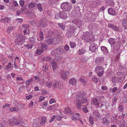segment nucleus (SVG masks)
<instances>
[{"instance_id":"1","label":"nucleus","mask_w":127,"mask_h":127,"mask_svg":"<svg viewBox=\"0 0 127 127\" xmlns=\"http://www.w3.org/2000/svg\"><path fill=\"white\" fill-rule=\"evenodd\" d=\"M86 101V99L82 95L77 97L76 99L75 100L77 107L79 109L81 108V103H84Z\"/></svg>"},{"instance_id":"2","label":"nucleus","mask_w":127,"mask_h":127,"mask_svg":"<svg viewBox=\"0 0 127 127\" xmlns=\"http://www.w3.org/2000/svg\"><path fill=\"white\" fill-rule=\"evenodd\" d=\"M42 60L44 61L49 62L51 64H52V68L54 70L58 67L56 63L54 61V59L53 58L48 57H44L42 58Z\"/></svg>"},{"instance_id":"3","label":"nucleus","mask_w":127,"mask_h":127,"mask_svg":"<svg viewBox=\"0 0 127 127\" xmlns=\"http://www.w3.org/2000/svg\"><path fill=\"white\" fill-rule=\"evenodd\" d=\"M72 4L71 3L65 2L62 3L61 5V8L64 11L69 12L71 9Z\"/></svg>"},{"instance_id":"4","label":"nucleus","mask_w":127,"mask_h":127,"mask_svg":"<svg viewBox=\"0 0 127 127\" xmlns=\"http://www.w3.org/2000/svg\"><path fill=\"white\" fill-rule=\"evenodd\" d=\"M92 34L90 33L89 32H86L83 33L82 38V39H84L86 42H89L91 40L93 37Z\"/></svg>"},{"instance_id":"5","label":"nucleus","mask_w":127,"mask_h":127,"mask_svg":"<svg viewBox=\"0 0 127 127\" xmlns=\"http://www.w3.org/2000/svg\"><path fill=\"white\" fill-rule=\"evenodd\" d=\"M95 71L98 76L101 77L102 76L104 73V69L102 67L98 66L95 67Z\"/></svg>"},{"instance_id":"6","label":"nucleus","mask_w":127,"mask_h":127,"mask_svg":"<svg viewBox=\"0 0 127 127\" xmlns=\"http://www.w3.org/2000/svg\"><path fill=\"white\" fill-rule=\"evenodd\" d=\"M64 53L63 47H60L57 48L55 50L51 52L53 55H60Z\"/></svg>"},{"instance_id":"7","label":"nucleus","mask_w":127,"mask_h":127,"mask_svg":"<svg viewBox=\"0 0 127 127\" xmlns=\"http://www.w3.org/2000/svg\"><path fill=\"white\" fill-rule=\"evenodd\" d=\"M76 29V27L74 26H72L69 28L66 33V36L67 37H71L73 35L74 32Z\"/></svg>"},{"instance_id":"8","label":"nucleus","mask_w":127,"mask_h":127,"mask_svg":"<svg viewBox=\"0 0 127 127\" xmlns=\"http://www.w3.org/2000/svg\"><path fill=\"white\" fill-rule=\"evenodd\" d=\"M25 38V36L24 35H20L17 39H15V41L19 45H22L24 42Z\"/></svg>"},{"instance_id":"9","label":"nucleus","mask_w":127,"mask_h":127,"mask_svg":"<svg viewBox=\"0 0 127 127\" xmlns=\"http://www.w3.org/2000/svg\"><path fill=\"white\" fill-rule=\"evenodd\" d=\"M69 73L68 71H64L62 70L60 72V75L61 78L63 79H65L69 76Z\"/></svg>"},{"instance_id":"10","label":"nucleus","mask_w":127,"mask_h":127,"mask_svg":"<svg viewBox=\"0 0 127 127\" xmlns=\"http://www.w3.org/2000/svg\"><path fill=\"white\" fill-rule=\"evenodd\" d=\"M54 88L55 89H62L63 88L62 84L61 82L58 81H55L53 85Z\"/></svg>"},{"instance_id":"11","label":"nucleus","mask_w":127,"mask_h":127,"mask_svg":"<svg viewBox=\"0 0 127 127\" xmlns=\"http://www.w3.org/2000/svg\"><path fill=\"white\" fill-rule=\"evenodd\" d=\"M104 60V58L102 57H97L95 60L96 64L97 65H100Z\"/></svg>"},{"instance_id":"12","label":"nucleus","mask_w":127,"mask_h":127,"mask_svg":"<svg viewBox=\"0 0 127 127\" xmlns=\"http://www.w3.org/2000/svg\"><path fill=\"white\" fill-rule=\"evenodd\" d=\"M98 46L95 43L91 44L90 46L89 50L91 52H93L95 51L97 48Z\"/></svg>"},{"instance_id":"13","label":"nucleus","mask_w":127,"mask_h":127,"mask_svg":"<svg viewBox=\"0 0 127 127\" xmlns=\"http://www.w3.org/2000/svg\"><path fill=\"white\" fill-rule=\"evenodd\" d=\"M71 116V119L72 120L75 121L76 120H79L80 117V114L79 113H77L75 114L72 115Z\"/></svg>"},{"instance_id":"14","label":"nucleus","mask_w":127,"mask_h":127,"mask_svg":"<svg viewBox=\"0 0 127 127\" xmlns=\"http://www.w3.org/2000/svg\"><path fill=\"white\" fill-rule=\"evenodd\" d=\"M125 76L124 74L122 72H120L118 74V78L120 80L119 81L122 82L124 79Z\"/></svg>"},{"instance_id":"15","label":"nucleus","mask_w":127,"mask_h":127,"mask_svg":"<svg viewBox=\"0 0 127 127\" xmlns=\"http://www.w3.org/2000/svg\"><path fill=\"white\" fill-rule=\"evenodd\" d=\"M59 15L60 16V18L63 19H65L67 17L66 13L64 12L61 11L59 12Z\"/></svg>"},{"instance_id":"16","label":"nucleus","mask_w":127,"mask_h":127,"mask_svg":"<svg viewBox=\"0 0 127 127\" xmlns=\"http://www.w3.org/2000/svg\"><path fill=\"white\" fill-rule=\"evenodd\" d=\"M108 26L110 28L115 31H119V29L118 27L115 26L112 24H109Z\"/></svg>"},{"instance_id":"17","label":"nucleus","mask_w":127,"mask_h":127,"mask_svg":"<svg viewBox=\"0 0 127 127\" xmlns=\"http://www.w3.org/2000/svg\"><path fill=\"white\" fill-rule=\"evenodd\" d=\"M108 11L109 14L111 15H115L117 14V13L115 12V10L113 8H109Z\"/></svg>"},{"instance_id":"18","label":"nucleus","mask_w":127,"mask_h":127,"mask_svg":"<svg viewBox=\"0 0 127 127\" xmlns=\"http://www.w3.org/2000/svg\"><path fill=\"white\" fill-rule=\"evenodd\" d=\"M92 104L94 105L97 106V108H98L99 107V103L98 100L96 98H94L93 99L92 102Z\"/></svg>"},{"instance_id":"19","label":"nucleus","mask_w":127,"mask_h":127,"mask_svg":"<svg viewBox=\"0 0 127 127\" xmlns=\"http://www.w3.org/2000/svg\"><path fill=\"white\" fill-rule=\"evenodd\" d=\"M93 115L94 117L95 118L97 119L101 118V116L97 111H94L93 113Z\"/></svg>"},{"instance_id":"20","label":"nucleus","mask_w":127,"mask_h":127,"mask_svg":"<svg viewBox=\"0 0 127 127\" xmlns=\"http://www.w3.org/2000/svg\"><path fill=\"white\" fill-rule=\"evenodd\" d=\"M64 113L65 114H69L72 115L73 114V112H72L71 110L68 107H66L65 108L64 111Z\"/></svg>"},{"instance_id":"21","label":"nucleus","mask_w":127,"mask_h":127,"mask_svg":"<svg viewBox=\"0 0 127 127\" xmlns=\"http://www.w3.org/2000/svg\"><path fill=\"white\" fill-rule=\"evenodd\" d=\"M39 122V120L38 119H35L33 122V127H39L38 125Z\"/></svg>"},{"instance_id":"22","label":"nucleus","mask_w":127,"mask_h":127,"mask_svg":"<svg viewBox=\"0 0 127 127\" xmlns=\"http://www.w3.org/2000/svg\"><path fill=\"white\" fill-rule=\"evenodd\" d=\"M123 27L125 29H127V20L125 19H123L122 21Z\"/></svg>"},{"instance_id":"23","label":"nucleus","mask_w":127,"mask_h":127,"mask_svg":"<svg viewBox=\"0 0 127 127\" xmlns=\"http://www.w3.org/2000/svg\"><path fill=\"white\" fill-rule=\"evenodd\" d=\"M52 82L49 80H48L45 83L46 85L49 88H51L52 86Z\"/></svg>"},{"instance_id":"24","label":"nucleus","mask_w":127,"mask_h":127,"mask_svg":"<svg viewBox=\"0 0 127 127\" xmlns=\"http://www.w3.org/2000/svg\"><path fill=\"white\" fill-rule=\"evenodd\" d=\"M47 119L46 117H43L40 120V123L41 125H44Z\"/></svg>"},{"instance_id":"25","label":"nucleus","mask_w":127,"mask_h":127,"mask_svg":"<svg viewBox=\"0 0 127 127\" xmlns=\"http://www.w3.org/2000/svg\"><path fill=\"white\" fill-rule=\"evenodd\" d=\"M44 38L43 33L40 32L39 33V37L38 38V40L39 41L43 40Z\"/></svg>"},{"instance_id":"26","label":"nucleus","mask_w":127,"mask_h":127,"mask_svg":"<svg viewBox=\"0 0 127 127\" xmlns=\"http://www.w3.org/2000/svg\"><path fill=\"white\" fill-rule=\"evenodd\" d=\"M76 82V80L75 78H72L69 81V83L71 85H74L75 84Z\"/></svg>"},{"instance_id":"27","label":"nucleus","mask_w":127,"mask_h":127,"mask_svg":"<svg viewBox=\"0 0 127 127\" xmlns=\"http://www.w3.org/2000/svg\"><path fill=\"white\" fill-rule=\"evenodd\" d=\"M115 39L114 38H111L110 39L109 41V42L111 45H113L115 43Z\"/></svg>"},{"instance_id":"28","label":"nucleus","mask_w":127,"mask_h":127,"mask_svg":"<svg viewBox=\"0 0 127 127\" xmlns=\"http://www.w3.org/2000/svg\"><path fill=\"white\" fill-rule=\"evenodd\" d=\"M102 122L104 125H107L109 123V121L107 120L106 118H102Z\"/></svg>"},{"instance_id":"29","label":"nucleus","mask_w":127,"mask_h":127,"mask_svg":"<svg viewBox=\"0 0 127 127\" xmlns=\"http://www.w3.org/2000/svg\"><path fill=\"white\" fill-rule=\"evenodd\" d=\"M53 39V43L55 44L58 43L60 41V39L58 38H56V37H52Z\"/></svg>"},{"instance_id":"30","label":"nucleus","mask_w":127,"mask_h":127,"mask_svg":"<svg viewBox=\"0 0 127 127\" xmlns=\"http://www.w3.org/2000/svg\"><path fill=\"white\" fill-rule=\"evenodd\" d=\"M101 50L104 53H107L108 52L107 49L105 46H102L101 47Z\"/></svg>"},{"instance_id":"31","label":"nucleus","mask_w":127,"mask_h":127,"mask_svg":"<svg viewBox=\"0 0 127 127\" xmlns=\"http://www.w3.org/2000/svg\"><path fill=\"white\" fill-rule=\"evenodd\" d=\"M86 51V50L84 49L79 50L78 51V53L80 55H82L85 53Z\"/></svg>"},{"instance_id":"32","label":"nucleus","mask_w":127,"mask_h":127,"mask_svg":"<svg viewBox=\"0 0 127 127\" xmlns=\"http://www.w3.org/2000/svg\"><path fill=\"white\" fill-rule=\"evenodd\" d=\"M53 39H52V37L48 39L47 40H46V43L49 44H50L53 43Z\"/></svg>"},{"instance_id":"33","label":"nucleus","mask_w":127,"mask_h":127,"mask_svg":"<svg viewBox=\"0 0 127 127\" xmlns=\"http://www.w3.org/2000/svg\"><path fill=\"white\" fill-rule=\"evenodd\" d=\"M18 109V108L17 107H12L10 109V110L11 112L17 111Z\"/></svg>"},{"instance_id":"34","label":"nucleus","mask_w":127,"mask_h":127,"mask_svg":"<svg viewBox=\"0 0 127 127\" xmlns=\"http://www.w3.org/2000/svg\"><path fill=\"white\" fill-rule=\"evenodd\" d=\"M41 48L42 49V50H46L47 48V45L45 44H42L41 46Z\"/></svg>"},{"instance_id":"35","label":"nucleus","mask_w":127,"mask_h":127,"mask_svg":"<svg viewBox=\"0 0 127 127\" xmlns=\"http://www.w3.org/2000/svg\"><path fill=\"white\" fill-rule=\"evenodd\" d=\"M89 122L92 125H93L94 123V119L91 116H90L89 117Z\"/></svg>"},{"instance_id":"36","label":"nucleus","mask_w":127,"mask_h":127,"mask_svg":"<svg viewBox=\"0 0 127 127\" xmlns=\"http://www.w3.org/2000/svg\"><path fill=\"white\" fill-rule=\"evenodd\" d=\"M36 5V4L35 3H30L29 4V7L30 8H32Z\"/></svg>"},{"instance_id":"37","label":"nucleus","mask_w":127,"mask_h":127,"mask_svg":"<svg viewBox=\"0 0 127 127\" xmlns=\"http://www.w3.org/2000/svg\"><path fill=\"white\" fill-rule=\"evenodd\" d=\"M10 18H9L6 17L1 20V21L3 22H7L10 20Z\"/></svg>"},{"instance_id":"38","label":"nucleus","mask_w":127,"mask_h":127,"mask_svg":"<svg viewBox=\"0 0 127 127\" xmlns=\"http://www.w3.org/2000/svg\"><path fill=\"white\" fill-rule=\"evenodd\" d=\"M58 26L60 28L63 30H64V29L66 27L65 25H63L62 23L58 24Z\"/></svg>"},{"instance_id":"39","label":"nucleus","mask_w":127,"mask_h":127,"mask_svg":"<svg viewBox=\"0 0 127 127\" xmlns=\"http://www.w3.org/2000/svg\"><path fill=\"white\" fill-rule=\"evenodd\" d=\"M37 6L38 9L41 12L43 10L42 5L40 3H39L38 4H37Z\"/></svg>"},{"instance_id":"40","label":"nucleus","mask_w":127,"mask_h":127,"mask_svg":"<svg viewBox=\"0 0 127 127\" xmlns=\"http://www.w3.org/2000/svg\"><path fill=\"white\" fill-rule=\"evenodd\" d=\"M42 69L43 71L46 72L48 69V66L46 65H44L43 66Z\"/></svg>"},{"instance_id":"41","label":"nucleus","mask_w":127,"mask_h":127,"mask_svg":"<svg viewBox=\"0 0 127 127\" xmlns=\"http://www.w3.org/2000/svg\"><path fill=\"white\" fill-rule=\"evenodd\" d=\"M12 68V64L10 63H9L8 65L5 66V68L7 70H8L9 69L11 68Z\"/></svg>"},{"instance_id":"42","label":"nucleus","mask_w":127,"mask_h":127,"mask_svg":"<svg viewBox=\"0 0 127 127\" xmlns=\"http://www.w3.org/2000/svg\"><path fill=\"white\" fill-rule=\"evenodd\" d=\"M43 50H37L36 51V53L38 55H40L43 52Z\"/></svg>"},{"instance_id":"43","label":"nucleus","mask_w":127,"mask_h":127,"mask_svg":"<svg viewBox=\"0 0 127 127\" xmlns=\"http://www.w3.org/2000/svg\"><path fill=\"white\" fill-rule=\"evenodd\" d=\"M70 45L71 47L72 48L75 47L76 45L75 44L74 42H70Z\"/></svg>"},{"instance_id":"44","label":"nucleus","mask_w":127,"mask_h":127,"mask_svg":"<svg viewBox=\"0 0 127 127\" xmlns=\"http://www.w3.org/2000/svg\"><path fill=\"white\" fill-rule=\"evenodd\" d=\"M23 32L24 34L26 35V34H29L30 32L28 29H26L23 31Z\"/></svg>"},{"instance_id":"45","label":"nucleus","mask_w":127,"mask_h":127,"mask_svg":"<svg viewBox=\"0 0 127 127\" xmlns=\"http://www.w3.org/2000/svg\"><path fill=\"white\" fill-rule=\"evenodd\" d=\"M33 79V78H32L31 79L26 81V84L27 85H29L30 84L31 81H32Z\"/></svg>"},{"instance_id":"46","label":"nucleus","mask_w":127,"mask_h":127,"mask_svg":"<svg viewBox=\"0 0 127 127\" xmlns=\"http://www.w3.org/2000/svg\"><path fill=\"white\" fill-rule=\"evenodd\" d=\"M13 4L16 7H17L18 6V4L16 1L14 0L13 1Z\"/></svg>"},{"instance_id":"47","label":"nucleus","mask_w":127,"mask_h":127,"mask_svg":"<svg viewBox=\"0 0 127 127\" xmlns=\"http://www.w3.org/2000/svg\"><path fill=\"white\" fill-rule=\"evenodd\" d=\"M56 102V100L53 98H51L50 100L49 103L50 104H52Z\"/></svg>"},{"instance_id":"48","label":"nucleus","mask_w":127,"mask_h":127,"mask_svg":"<svg viewBox=\"0 0 127 127\" xmlns=\"http://www.w3.org/2000/svg\"><path fill=\"white\" fill-rule=\"evenodd\" d=\"M69 46L67 45H66L64 47V49L66 51H68L69 49Z\"/></svg>"},{"instance_id":"49","label":"nucleus","mask_w":127,"mask_h":127,"mask_svg":"<svg viewBox=\"0 0 127 127\" xmlns=\"http://www.w3.org/2000/svg\"><path fill=\"white\" fill-rule=\"evenodd\" d=\"M16 20L19 23H21L23 21V20L22 18H17L16 19Z\"/></svg>"},{"instance_id":"50","label":"nucleus","mask_w":127,"mask_h":127,"mask_svg":"<svg viewBox=\"0 0 127 127\" xmlns=\"http://www.w3.org/2000/svg\"><path fill=\"white\" fill-rule=\"evenodd\" d=\"M56 118V116L55 115L53 116L51 118V120L49 122L51 123Z\"/></svg>"},{"instance_id":"51","label":"nucleus","mask_w":127,"mask_h":127,"mask_svg":"<svg viewBox=\"0 0 127 127\" xmlns=\"http://www.w3.org/2000/svg\"><path fill=\"white\" fill-rule=\"evenodd\" d=\"M45 98V97L44 96H40L39 99V101L40 102L42 101H43V99Z\"/></svg>"},{"instance_id":"52","label":"nucleus","mask_w":127,"mask_h":127,"mask_svg":"<svg viewBox=\"0 0 127 127\" xmlns=\"http://www.w3.org/2000/svg\"><path fill=\"white\" fill-rule=\"evenodd\" d=\"M10 104L8 103H6L5 105H4L2 107V108H4L6 107H10Z\"/></svg>"},{"instance_id":"53","label":"nucleus","mask_w":127,"mask_h":127,"mask_svg":"<svg viewBox=\"0 0 127 127\" xmlns=\"http://www.w3.org/2000/svg\"><path fill=\"white\" fill-rule=\"evenodd\" d=\"M56 119L58 121H60L61 120V117L60 115H57L56 116Z\"/></svg>"},{"instance_id":"54","label":"nucleus","mask_w":127,"mask_h":127,"mask_svg":"<svg viewBox=\"0 0 127 127\" xmlns=\"http://www.w3.org/2000/svg\"><path fill=\"white\" fill-rule=\"evenodd\" d=\"M22 27V28L23 29L28 28L29 27V25H23Z\"/></svg>"},{"instance_id":"55","label":"nucleus","mask_w":127,"mask_h":127,"mask_svg":"<svg viewBox=\"0 0 127 127\" xmlns=\"http://www.w3.org/2000/svg\"><path fill=\"white\" fill-rule=\"evenodd\" d=\"M32 97V96L31 95H27L26 96V98L29 100Z\"/></svg>"},{"instance_id":"56","label":"nucleus","mask_w":127,"mask_h":127,"mask_svg":"<svg viewBox=\"0 0 127 127\" xmlns=\"http://www.w3.org/2000/svg\"><path fill=\"white\" fill-rule=\"evenodd\" d=\"M44 21H43L42 23H41V21H40V26H41L42 27H44L45 26H46L45 24H44Z\"/></svg>"},{"instance_id":"57","label":"nucleus","mask_w":127,"mask_h":127,"mask_svg":"<svg viewBox=\"0 0 127 127\" xmlns=\"http://www.w3.org/2000/svg\"><path fill=\"white\" fill-rule=\"evenodd\" d=\"M25 87L24 86H20L19 88V90L20 92L22 91V90Z\"/></svg>"},{"instance_id":"58","label":"nucleus","mask_w":127,"mask_h":127,"mask_svg":"<svg viewBox=\"0 0 127 127\" xmlns=\"http://www.w3.org/2000/svg\"><path fill=\"white\" fill-rule=\"evenodd\" d=\"M92 80L95 83H96L98 81L97 79L95 77L93 78H92Z\"/></svg>"},{"instance_id":"59","label":"nucleus","mask_w":127,"mask_h":127,"mask_svg":"<svg viewBox=\"0 0 127 127\" xmlns=\"http://www.w3.org/2000/svg\"><path fill=\"white\" fill-rule=\"evenodd\" d=\"M24 2L22 0H20L19 1L20 5L21 6H23L24 5Z\"/></svg>"},{"instance_id":"60","label":"nucleus","mask_w":127,"mask_h":127,"mask_svg":"<svg viewBox=\"0 0 127 127\" xmlns=\"http://www.w3.org/2000/svg\"><path fill=\"white\" fill-rule=\"evenodd\" d=\"M47 101H46L44 102H42L41 103V106H42V105H43L44 106H46L47 105Z\"/></svg>"},{"instance_id":"61","label":"nucleus","mask_w":127,"mask_h":127,"mask_svg":"<svg viewBox=\"0 0 127 127\" xmlns=\"http://www.w3.org/2000/svg\"><path fill=\"white\" fill-rule=\"evenodd\" d=\"M34 103L33 101H31L29 103V106L30 107H31L33 105Z\"/></svg>"},{"instance_id":"62","label":"nucleus","mask_w":127,"mask_h":127,"mask_svg":"<svg viewBox=\"0 0 127 127\" xmlns=\"http://www.w3.org/2000/svg\"><path fill=\"white\" fill-rule=\"evenodd\" d=\"M29 40L32 42H34L35 40V38L33 37L29 38Z\"/></svg>"},{"instance_id":"63","label":"nucleus","mask_w":127,"mask_h":127,"mask_svg":"<svg viewBox=\"0 0 127 127\" xmlns=\"http://www.w3.org/2000/svg\"><path fill=\"white\" fill-rule=\"evenodd\" d=\"M79 81L83 83H85L86 82L85 81L84 79L82 78H80Z\"/></svg>"},{"instance_id":"64","label":"nucleus","mask_w":127,"mask_h":127,"mask_svg":"<svg viewBox=\"0 0 127 127\" xmlns=\"http://www.w3.org/2000/svg\"><path fill=\"white\" fill-rule=\"evenodd\" d=\"M124 109V108L123 106L122 105L119 106V110L120 111H122Z\"/></svg>"}]
</instances>
